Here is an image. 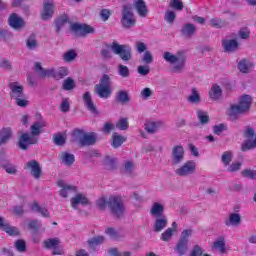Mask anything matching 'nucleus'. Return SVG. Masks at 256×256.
Wrapping results in <instances>:
<instances>
[{
    "instance_id": "1",
    "label": "nucleus",
    "mask_w": 256,
    "mask_h": 256,
    "mask_svg": "<svg viewBox=\"0 0 256 256\" xmlns=\"http://www.w3.org/2000/svg\"><path fill=\"white\" fill-rule=\"evenodd\" d=\"M252 103L253 98H251L250 95L244 94L241 96L238 104L231 105L228 109V117L230 121H237V119H239V115L249 113Z\"/></svg>"
},
{
    "instance_id": "2",
    "label": "nucleus",
    "mask_w": 256,
    "mask_h": 256,
    "mask_svg": "<svg viewBox=\"0 0 256 256\" xmlns=\"http://www.w3.org/2000/svg\"><path fill=\"white\" fill-rule=\"evenodd\" d=\"M10 89V97L14 99L18 107H27L29 101L25 96L24 87L19 82H10L8 84Z\"/></svg>"
},
{
    "instance_id": "3",
    "label": "nucleus",
    "mask_w": 256,
    "mask_h": 256,
    "mask_svg": "<svg viewBox=\"0 0 256 256\" xmlns=\"http://www.w3.org/2000/svg\"><path fill=\"white\" fill-rule=\"evenodd\" d=\"M163 59L173 65L172 73L181 74L185 71V63H187V58L185 56L173 55L171 52H164Z\"/></svg>"
},
{
    "instance_id": "4",
    "label": "nucleus",
    "mask_w": 256,
    "mask_h": 256,
    "mask_svg": "<svg viewBox=\"0 0 256 256\" xmlns=\"http://www.w3.org/2000/svg\"><path fill=\"white\" fill-rule=\"evenodd\" d=\"M108 208L116 219H121L125 215V202L121 196H110L108 199Z\"/></svg>"
},
{
    "instance_id": "5",
    "label": "nucleus",
    "mask_w": 256,
    "mask_h": 256,
    "mask_svg": "<svg viewBox=\"0 0 256 256\" xmlns=\"http://www.w3.org/2000/svg\"><path fill=\"white\" fill-rule=\"evenodd\" d=\"M193 235L192 229H184L180 237L174 247L175 253L179 256L187 255V251H189V238Z\"/></svg>"
},
{
    "instance_id": "6",
    "label": "nucleus",
    "mask_w": 256,
    "mask_h": 256,
    "mask_svg": "<svg viewBox=\"0 0 256 256\" xmlns=\"http://www.w3.org/2000/svg\"><path fill=\"white\" fill-rule=\"evenodd\" d=\"M110 49L112 50L114 55H118L124 63H128L133 59V50L129 45H121L118 42H112Z\"/></svg>"
},
{
    "instance_id": "7",
    "label": "nucleus",
    "mask_w": 256,
    "mask_h": 256,
    "mask_svg": "<svg viewBox=\"0 0 256 256\" xmlns=\"http://www.w3.org/2000/svg\"><path fill=\"white\" fill-rule=\"evenodd\" d=\"M121 23L124 29H131V27H135L137 20L135 19V14H133V7L131 4H125L122 6Z\"/></svg>"
},
{
    "instance_id": "8",
    "label": "nucleus",
    "mask_w": 256,
    "mask_h": 256,
    "mask_svg": "<svg viewBox=\"0 0 256 256\" xmlns=\"http://www.w3.org/2000/svg\"><path fill=\"white\" fill-rule=\"evenodd\" d=\"M197 171V163L193 160L186 161L182 166L175 170L176 175L178 177H189L191 175H195Z\"/></svg>"
},
{
    "instance_id": "9",
    "label": "nucleus",
    "mask_w": 256,
    "mask_h": 256,
    "mask_svg": "<svg viewBox=\"0 0 256 256\" xmlns=\"http://www.w3.org/2000/svg\"><path fill=\"white\" fill-rule=\"evenodd\" d=\"M185 161V148L182 145H176L171 152V165L177 167Z\"/></svg>"
},
{
    "instance_id": "10",
    "label": "nucleus",
    "mask_w": 256,
    "mask_h": 256,
    "mask_svg": "<svg viewBox=\"0 0 256 256\" xmlns=\"http://www.w3.org/2000/svg\"><path fill=\"white\" fill-rule=\"evenodd\" d=\"M37 143H39V138L25 132L19 137L18 147L22 151H27L30 145H37Z\"/></svg>"
},
{
    "instance_id": "11",
    "label": "nucleus",
    "mask_w": 256,
    "mask_h": 256,
    "mask_svg": "<svg viewBox=\"0 0 256 256\" xmlns=\"http://www.w3.org/2000/svg\"><path fill=\"white\" fill-rule=\"evenodd\" d=\"M70 29L77 37H85V35L95 33V28L87 24L72 23Z\"/></svg>"
},
{
    "instance_id": "12",
    "label": "nucleus",
    "mask_w": 256,
    "mask_h": 256,
    "mask_svg": "<svg viewBox=\"0 0 256 256\" xmlns=\"http://www.w3.org/2000/svg\"><path fill=\"white\" fill-rule=\"evenodd\" d=\"M0 165L9 175H17V166L7 159L4 151L0 152Z\"/></svg>"
},
{
    "instance_id": "13",
    "label": "nucleus",
    "mask_w": 256,
    "mask_h": 256,
    "mask_svg": "<svg viewBox=\"0 0 256 256\" xmlns=\"http://www.w3.org/2000/svg\"><path fill=\"white\" fill-rule=\"evenodd\" d=\"M53 13H55V5L53 4V0L44 2L43 11L41 12V20L50 21L53 17Z\"/></svg>"
},
{
    "instance_id": "14",
    "label": "nucleus",
    "mask_w": 256,
    "mask_h": 256,
    "mask_svg": "<svg viewBox=\"0 0 256 256\" xmlns=\"http://www.w3.org/2000/svg\"><path fill=\"white\" fill-rule=\"evenodd\" d=\"M84 106L87 110L90 111V113H93V115H99V111L97 110V106H95V103L93 102V97L91 96V92L87 91L82 96Z\"/></svg>"
},
{
    "instance_id": "15",
    "label": "nucleus",
    "mask_w": 256,
    "mask_h": 256,
    "mask_svg": "<svg viewBox=\"0 0 256 256\" xmlns=\"http://www.w3.org/2000/svg\"><path fill=\"white\" fill-rule=\"evenodd\" d=\"M57 186L60 187L59 195L62 196L64 199H67L69 197V193L77 191V187L67 184L63 180H59L57 182Z\"/></svg>"
},
{
    "instance_id": "16",
    "label": "nucleus",
    "mask_w": 256,
    "mask_h": 256,
    "mask_svg": "<svg viewBox=\"0 0 256 256\" xmlns=\"http://www.w3.org/2000/svg\"><path fill=\"white\" fill-rule=\"evenodd\" d=\"M224 225L226 227H239V225H241V214L230 213L228 217L225 218Z\"/></svg>"
},
{
    "instance_id": "17",
    "label": "nucleus",
    "mask_w": 256,
    "mask_h": 256,
    "mask_svg": "<svg viewBox=\"0 0 256 256\" xmlns=\"http://www.w3.org/2000/svg\"><path fill=\"white\" fill-rule=\"evenodd\" d=\"M26 169L30 170L31 175L34 179H39L41 177V165L36 160H31L26 163Z\"/></svg>"
},
{
    "instance_id": "18",
    "label": "nucleus",
    "mask_w": 256,
    "mask_h": 256,
    "mask_svg": "<svg viewBox=\"0 0 256 256\" xmlns=\"http://www.w3.org/2000/svg\"><path fill=\"white\" fill-rule=\"evenodd\" d=\"M70 203L72 209H77L79 205H89V199L84 194L78 193L75 195V197L71 198Z\"/></svg>"
},
{
    "instance_id": "19",
    "label": "nucleus",
    "mask_w": 256,
    "mask_h": 256,
    "mask_svg": "<svg viewBox=\"0 0 256 256\" xmlns=\"http://www.w3.org/2000/svg\"><path fill=\"white\" fill-rule=\"evenodd\" d=\"M133 4L139 17L145 18L147 15H149V9L147 8V3H145V0H134Z\"/></svg>"
},
{
    "instance_id": "20",
    "label": "nucleus",
    "mask_w": 256,
    "mask_h": 256,
    "mask_svg": "<svg viewBox=\"0 0 256 256\" xmlns=\"http://www.w3.org/2000/svg\"><path fill=\"white\" fill-rule=\"evenodd\" d=\"M94 93L95 95L99 96L100 99H109L113 91L111 90V88H107L106 86L96 84L94 86Z\"/></svg>"
},
{
    "instance_id": "21",
    "label": "nucleus",
    "mask_w": 256,
    "mask_h": 256,
    "mask_svg": "<svg viewBox=\"0 0 256 256\" xmlns=\"http://www.w3.org/2000/svg\"><path fill=\"white\" fill-rule=\"evenodd\" d=\"M67 75H69V68L67 67H60L57 70L52 68L50 73V77L55 79V81H61V79H65Z\"/></svg>"
},
{
    "instance_id": "22",
    "label": "nucleus",
    "mask_w": 256,
    "mask_h": 256,
    "mask_svg": "<svg viewBox=\"0 0 256 256\" xmlns=\"http://www.w3.org/2000/svg\"><path fill=\"white\" fill-rule=\"evenodd\" d=\"M95 143H97V133L85 132L80 147H90V145H95Z\"/></svg>"
},
{
    "instance_id": "23",
    "label": "nucleus",
    "mask_w": 256,
    "mask_h": 256,
    "mask_svg": "<svg viewBox=\"0 0 256 256\" xmlns=\"http://www.w3.org/2000/svg\"><path fill=\"white\" fill-rule=\"evenodd\" d=\"M222 47L226 53H235L239 49V42L235 39L223 40Z\"/></svg>"
},
{
    "instance_id": "24",
    "label": "nucleus",
    "mask_w": 256,
    "mask_h": 256,
    "mask_svg": "<svg viewBox=\"0 0 256 256\" xmlns=\"http://www.w3.org/2000/svg\"><path fill=\"white\" fill-rule=\"evenodd\" d=\"M180 31L182 37H185L186 39H191V37L197 32V27H195L194 24L186 23L182 26Z\"/></svg>"
},
{
    "instance_id": "25",
    "label": "nucleus",
    "mask_w": 256,
    "mask_h": 256,
    "mask_svg": "<svg viewBox=\"0 0 256 256\" xmlns=\"http://www.w3.org/2000/svg\"><path fill=\"white\" fill-rule=\"evenodd\" d=\"M8 21H9L10 27H13V29H21V27H24L25 25L23 18L19 17L16 13H13L9 17Z\"/></svg>"
},
{
    "instance_id": "26",
    "label": "nucleus",
    "mask_w": 256,
    "mask_h": 256,
    "mask_svg": "<svg viewBox=\"0 0 256 256\" xmlns=\"http://www.w3.org/2000/svg\"><path fill=\"white\" fill-rule=\"evenodd\" d=\"M43 127H47V122H45V120L34 122V125L30 127L31 136L39 137L41 135V129H43Z\"/></svg>"
},
{
    "instance_id": "27",
    "label": "nucleus",
    "mask_w": 256,
    "mask_h": 256,
    "mask_svg": "<svg viewBox=\"0 0 256 256\" xmlns=\"http://www.w3.org/2000/svg\"><path fill=\"white\" fill-rule=\"evenodd\" d=\"M163 213H165V206H163V204L159 203V202H155L151 209H150V215H152V217H165V215H163Z\"/></svg>"
},
{
    "instance_id": "28",
    "label": "nucleus",
    "mask_w": 256,
    "mask_h": 256,
    "mask_svg": "<svg viewBox=\"0 0 256 256\" xmlns=\"http://www.w3.org/2000/svg\"><path fill=\"white\" fill-rule=\"evenodd\" d=\"M167 216H160L157 217L155 222H154V231L155 233H161L165 227H167Z\"/></svg>"
},
{
    "instance_id": "29",
    "label": "nucleus",
    "mask_w": 256,
    "mask_h": 256,
    "mask_svg": "<svg viewBox=\"0 0 256 256\" xmlns=\"http://www.w3.org/2000/svg\"><path fill=\"white\" fill-rule=\"evenodd\" d=\"M209 97L213 101H219V99L223 97V89H221V86L217 84L213 85L209 91Z\"/></svg>"
},
{
    "instance_id": "30",
    "label": "nucleus",
    "mask_w": 256,
    "mask_h": 256,
    "mask_svg": "<svg viewBox=\"0 0 256 256\" xmlns=\"http://www.w3.org/2000/svg\"><path fill=\"white\" fill-rule=\"evenodd\" d=\"M127 141V137L123 136V135H119V133L114 132L112 134V147L113 149H119V147H121V145H123V143H125Z\"/></svg>"
},
{
    "instance_id": "31",
    "label": "nucleus",
    "mask_w": 256,
    "mask_h": 256,
    "mask_svg": "<svg viewBox=\"0 0 256 256\" xmlns=\"http://www.w3.org/2000/svg\"><path fill=\"white\" fill-rule=\"evenodd\" d=\"M187 101L192 105H199L201 103V94H199L197 88L193 87L191 89V94L187 97Z\"/></svg>"
},
{
    "instance_id": "32",
    "label": "nucleus",
    "mask_w": 256,
    "mask_h": 256,
    "mask_svg": "<svg viewBox=\"0 0 256 256\" xmlns=\"http://www.w3.org/2000/svg\"><path fill=\"white\" fill-rule=\"evenodd\" d=\"M115 101L117 103H121L122 105H125V103H129V101H131V98L129 97V92H127V90H119L115 95Z\"/></svg>"
},
{
    "instance_id": "33",
    "label": "nucleus",
    "mask_w": 256,
    "mask_h": 256,
    "mask_svg": "<svg viewBox=\"0 0 256 256\" xmlns=\"http://www.w3.org/2000/svg\"><path fill=\"white\" fill-rule=\"evenodd\" d=\"M254 66L255 64L247 59H242L238 63V69L241 73H249Z\"/></svg>"
},
{
    "instance_id": "34",
    "label": "nucleus",
    "mask_w": 256,
    "mask_h": 256,
    "mask_svg": "<svg viewBox=\"0 0 256 256\" xmlns=\"http://www.w3.org/2000/svg\"><path fill=\"white\" fill-rule=\"evenodd\" d=\"M161 125H163V122L147 121L144 124V129L145 131L153 135L154 133H157V130L159 129V127H161Z\"/></svg>"
},
{
    "instance_id": "35",
    "label": "nucleus",
    "mask_w": 256,
    "mask_h": 256,
    "mask_svg": "<svg viewBox=\"0 0 256 256\" xmlns=\"http://www.w3.org/2000/svg\"><path fill=\"white\" fill-rule=\"evenodd\" d=\"M60 159L64 165L67 167H71L75 163V155L69 152H62L60 155Z\"/></svg>"
},
{
    "instance_id": "36",
    "label": "nucleus",
    "mask_w": 256,
    "mask_h": 256,
    "mask_svg": "<svg viewBox=\"0 0 256 256\" xmlns=\"http://www.w3.org/2000/svg\"><path fill=\"white\" fill-rule=\"evenodd\" d=\"M35 71L40 79H45V77H51V69H44V67L41 66V63L39 62L35 63Z\"/></svg>"
},
{
    "instance_id": "37",
    "label": "nucleus",
    "mask_w": 256,
    "mask_h": 256,
    "mask_svg": "<svg viewBox=\"0 0 256 256\" xmlns=\"http://www.w3.org/2000/svg\"><path fill=\"white\" fill-rule=\"evenodd\" d=\"M67 23H69V17L66 14L58 17L55 20L56 33H60L61 29H63V27H65V25H67Z\"/></svg>"
},
{
    "instance_id": "38",
    "label": "nucleus",
    "mask_w": 256,
    "mask_h": 256,
    "mask_svg": "<svg viewBox=\"0 0 256 256\" xmlns=\"http://www.w3.org/2000/svg\"><path fill=\"white\" fill-rule=\"evenodd\" d=\"M11 135H13L11 128H4L0 131V147L11 139Z\"/></svg>"
},
{
    "instance_id": "39",
    "label": "nucleus",
    "mask_w": 256,
    "mask_h": 256,
    "mask_svg": "<svg viewBox=\"0 0 256 256\" xmlns=\"http://www.w3.org/2000/svg\"><path fill=\"white\" fill-rule=\"evenodd\" d=\"M85 136L84 130L81 129H75L71 135V142L72 143H81L83 142V137Z\"/></svg>"
},
{
    "instance_id": "40",
    "label": "nucleus",
    "mask_w": 256,
    "mask_h": 256,
    "mask_svg": "<svg viewBox=\"0 0 256 256\" xmlns=\"http://www.w3.org/2000/svg\"><path fill=\"white\" fill-rule=\"evenodd\" d=\"M89 247L95 249L98 245H103L105 243V236H95L87 241Z\"/></svg>"
},
{
    "instance_id": "41",
    "label": "nucleus",
    "mask_w": 256,
    "mask_h": 256,
    "mask_svg": "<svg viewBox=\"0 0 256 256\" xmlns=\"http://www.w3.org/2000/svg\"><path fill=\"white\" fill-rule=\"evenodd\" d=\"M103 165L105 169L108 171H114V169H117V163L114 158H111L109 156H106L103 160Z\"/></svg>"
},
{
    "instance_id": "42",
    "label": "nucleus",
    "mask_w": 256,
    "mask_h": 256,
    "mask_svg": "<svg viewBox=\"0 0 256 256\" xmlns=\"http://www.w3.org/2000/svg\"><path fill=\"white\" fill-rule=\"evenodd\" d=\"M43 224L39 220H31L28 223V228L31 229L32 235L35 236L39 233V229H41V226Z\"/></svg>"
},
{
    "instance_id": "43",
    "label": "nucleus",
    "mask_w": 256,
    "mask_h": 256,
    "mask_svg": "<svg viewBox=\"0 0 256 256\" xmlns=\"http://www.w3.org/2000/svg\"><path fill=\"white\" fill-rule=\"evenodd\" d=\"M31 209L35 212V213H40L42 215V217H47L49 218V210H47V208H43L39 205V203L35 202L32 206Z\"/></svg>"
},
{
    "instance_id": "44",
    "label": "nucleus",
    "mask_w": 256,
    "mask_h": 256,
    "mask_svg": "<svg viewBox=\"0 0 256 256\" xmlns=\"http://www.w3.org/2000/svg\"><path fill=\"white\" fill-rule=\"evenodd\" d=\"M61 244L59 238H50L44 241L45 249H54Z\"/></svg>"
},
{
    "instance_id": "45",
    "label": "nucleus",
    "mask_w": 256,
    "mask_h": 256,
    "mask_svg": "<svg viewBox=\"0 0 256 256\" xmlns=\"http://www.w3.org/2000/svg\"><path fill=\"white\" fill-rule=\"evenodd\" d=\"M214 248L218 249L220 253H227V250L225 249V237L220 236L215 242H214Z\"/></svg>"
},
{
    "instance_id": "46",
    "label": "nucleus",
    "mask_w": 256,
    "mask_h": 256,
    "mask_svg": "<svg viewBox=\"0 0 256 256\" xmlns=\"http://www.w3.org/2000/svg\"><path fill=\"white\" fill-rule=\"evenodd\" d=\"M76 84H75V80H73V78L68 77L63 81L62 84V89H64V91H73V89H75Z\"/></svg>"
},
{
    "instance_id": "47",
    "label": "nucleus",
    "mask_w": 256,
    "mask_h": 256,
    "mask_svg": "<svg viewBox=\"0 0 256 256\" xmlns=\"http://www.w3.org/2000/svg\"><path fill=\"white\" fill-rule=\"evenodd\" d=\"M118 75L122 77V79H127L131 77V71H129V67L123 64L118 65Z\"/></svg>"
},
{
    "instance_id": "48",
    "label": "nucleus",
    "mask_w": 256,
    "mask_h": 256,
    "mask_svg": "<svg viewBox=\"0 0 256 256\" xmlns=\"http://www.w3.org/2000/svg\"><path fill=\"white\" fill-rule=\"evenodd\" d=\"M106 235H109L110 238L113 239V241H119L122 237H125V235L119 234L115 228H107L105 230Z\"/></svg>"
},
{
    "instance_id": "49",
    "label": "nucleus",
    "mask_w": 256,
    "mask_h": 256,
    "mask_svg": "<svg viewBox=\"0 0 256 256\" xmlns=\"http://www.w3.org/2000/svg\"><path fill=\"white\" fill-rule=\"evenodd\" d=\"M175 19H177V14L174 11L167 10L164 14V21L169 25H173L175 23Z\"/></svg>"
},
{
    "instance_id": "50",
    "label": "nucleus",
    "mask_w": 256,
    "mask_h": 256,
    "mask_svg": "<svg viewBox=\"0 0 256 256\" xmlns=\"http://www.w3.org/2000/svg\"><path fill=\"white\" fill-rule=\"evenodd\" d=\"M197 117L201 125H207L209 123V114L203 110H197Z\"/></svg>"
},
{
    "instance_id": "51",
    "label": "nucleus",
    "mask_w": 256,
    "mask_h": 256,
    "mask_svg": "<svg viewBox=\"0 0 256 256\" xmlns=\"http://www.w3.org/2000/svg\"><path fill=\"white\" fill-rule=\"evenodd\" d=\"M62 58L66 63H71V61H75L77 58V52H75V50H69L63 54Z\"/></svg>"
},
{
    "instance_id": "52",
    "label": "nucleus",
    "mask_w": 256,
    "mask_h": 256,
    "mask_svg": "<svg viewBox=\"0 0 256 256\" xmlns=\"http://www.w3.org/2000/svg\"><path fill=\"white\" fill-rule=\"evenodd\" d=\"M233 161V153L231 151H226L222 154V163L225 167H229L230 163Z\"/></svg>"
},
{
    "instance_id": "53",
    "label": "nucleus",
    "mask_w": 256,
    "mask_h": 256,
    "mask_svg": "<svg viewBox=\"0 0 256 256\" xmlns=\"http://www.w3.org/2000/svg\"><path fill=\"white\" fill-rule=\"evenodd\" d=\"M111 84H112L111 77L107 74H103L97 85H101L102 87L111 88Z\"/></svg>"
},
{
    "instance_id": "54",
    "label": "nucleus",
    "mask_w": 256,
    "mask_h": 256,
    "mask_svg": "<svg viewBox=\"0 0 256 256\" xmlns=\"http://www.w3.org/2000/svg\"><path fill=\"white\" fill-rule=\"evenodd\" d=\"M173 233H175V229L173 228H167L162 234H161V240L162 241H171V238L173 237Z\"/></svg>"
},
{
    "instance_id": "55",
    "label": "nucleus",
    "mask_w": 256,
    "mask_h": 256,
    "mask_svg": "<svg viewBox=\"0 0 256 256\" xmlns=\"http://www.w3.org/2000/svg\"><path fill=\"white\" fill-rule=\"evenodd\" d=\"M117 129L120 131H127L129 129V121H127V118H121L117 123H116Z\"/></svg>"
},
{
    "instance_id": "56",
    "label": "nucleus",
    "mask_w": 256,
    "mask_h": 256,
    "mask_svg": "<svg viewBox=\"0 0 256 256\" xmlns=\"http://www.w3.org/2000/svg\"><path fill=\"white\" fill-rule=\"evenodd\" d=\"M4 231L8 233V235H11L13 237H17L20 235L19 229L17 227H13L9 224H7L4 228Z\"/></svg>"
},
{
    "instance_id": "57",
    "label": "nucleus",
    "mask_w": 256,
    "mask_h": 256,
    "mask_svg": "<svg viewBox=\"0 0 256 256\" xmlns=\"http://www.w3.org/2000/svg\"><path fill=\"white\" fill-rule=\"evenodd\" d=\"M38 43H37V39H35V35H31L29 36V38L26 41V46L28 49L33 50L36 49Z\"/></svg>"
},
{
    "instance_id": "58",
    "label": "nucleus",
    "mask_w": 256,
    "mask_h": 256,
    "mask_svg": "<svg viewBox=\"0 0 256 256\" xmlns=\"http://www.w3.org/2000/svg\"><path fill=\"white\" fill-rule=\"evenodd\" d=\"M142 62H144L145 65H151L153 63V54L151 51H145L142 56Z\"/></svg>"
},
{
    "instance_id": "59",
    "label": "nucleus",
    "mask_w": 256,
    "mask_h": 256,
    "mask_svg": "<svg viewBox=\"0 0 256 256\" xmlns=\"http://www.w3.org/2000/svg\"><path fill=\"white\" fill-rule=\"evenodd\" d=\"M140 97L144 101H147V99H149L150 97H153V90H151V88H147V87L142 89V91L140 92Z\"/></svg>"
},
{
    "instance_id": "60",
    "label": "nucleus",
    "mask_w": 256,
    "mask_h": 256,
    "mask_svg": "<svg viewBox=\"0 0 256 256\" xmlns=\"http://www.w3.org/2000/svg\"><path fill=\"white\" fill-rule=\"evenodd\" d=\"M169 5L172 9H175L176 11H183V1L181 0H171Z\"/></svg>"
},
{
    "instance_id": "61",
    "label": "nucleus",
    "mask_w": 256,
    "mask_h": 256,
    "mask_svg": "<svg viewBox=\"0 0 256 256\" xmlns=\"http://www.w3.org/2000/svg\"><path fill=\"white\" fill-rule=\"evenodd\" d=\"M210 26L215 27L216 29H221V27L225 26V23L220 18H212L210 20Z\"/></svg>"
},
{
    "instance_id": "62",
    "label": "nucleus",
    "mask_w": 256,
    "mask_h": 256,
    "mask_svg": "<svg viewBox=\"0 0 256 256\" xmlns=\"http://www.w3.org/2000/svg\"><path fill=\"white\" fill-rule=\"evenodd\" d=\"M53 141H54L55 145H58V146H63L66 143L65 136H63L61 134L54 135Z\"/></svg>"
},
{
    "instance_id": "63",
    "label": "nucleus",
    "mask_w": 256,
    "mask_h": 256,
    "mask_svg": "<svg viewBox=\"0 0 256 256\" xmlns=\"http://www.w3.org/2000/svg\"><path fill=\"white\" fill-rule=\"evenodd\" d=\"M242 175L246 177V179L256 180V170L245 169L242 171Z\"/></svg>"
},
{
    "instance_id": "64",
    "label": "nucleus",
    "mask_w": 256,
    "mask_h": 256,
    "mask_svg": "<svg viewBox=\"0 0 256 256\" xmlns=\"http://www.w3.org/2000/svg\"><path fill=\"white\" fill-rule=\"evenodd\" d=\"M202 255H203V248H201V246L199 245H195L192 248L189 256H202Z\"/></svg>"
}]
</instances>
